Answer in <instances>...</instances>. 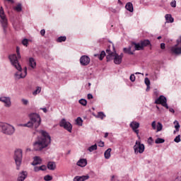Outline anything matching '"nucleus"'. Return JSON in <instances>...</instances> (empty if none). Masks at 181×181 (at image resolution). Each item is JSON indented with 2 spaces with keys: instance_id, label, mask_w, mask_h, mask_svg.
Masks as SVG:
<instances>
[{
  "instance_id": "nucleus-1",
  "label": "nucleus",
  "mask_w": 181,
  "mask_h": 181,
  "mask_svg": "<svg viewBox=\"0 0 181 181\" xmlns=\"http://www.w3.org/2000/svg\"><path fill=\"white\" fill-rule=\"evenodd\" d=\"M20 50L21 48H19V47H17V56L15 54L9 56V60L12 66H13V67H15V69L18 70V71L15 74V78L17 80H20V78H25V77H26V76L28 75V69L25 67L23 69H22V66H21V64H19V61L18 60V59H21Z\"/></svg>"
},
{
  "instance_id": "nucleus-2",
  "label": "nucleus",
  "mask_w": 181,
  "mask_h": 181,
  "mask_svg": "<svg viewBox=\"0 0 181 181\" xmlns=\"http://www.w3.org/2000/svg\"><path fill=\"white\" fill-rule=\"evenodd\" d=\"M40 134H42L41 138L38 139V140L33 144L34 151H42V149L47 148L52 141L47 132L41 130Z\"/></svg>"
},
{
  "instance_id": "nucleus-3",
  "label": "nucleus",
  "mask_w": 181,
  "mask_h": 181,
  "mask_svg": "<svg viewBox=\"0 0 181 181\" xmlns=\"http://www.w3.org/2000/svg\"><path fill=\"white\" fill-rule=\"evenodd\" d=\"M28 117L30 118V121L23 124V127H28V128H32V127H33L35 129L36 128H39L40 122H42L40 115L37 113H30Z\"/></svg>"
},
{
  "instance_id": "nucleus-4",
  "label": "nucleus",
  "mask_w": 181,
  "mask_h": 181,
  "mask_svg": "<svg viewBox=\"0 0 181 181\" xmlns=\"http://www.w3.org/2000/svg\"><path fill=\"white\" fill-rule=\"evenodd\" d=\"M0 131L6 135H12L15 132V127L8 123L0 122Z\"/></svg>"
},
{
  "instance_id": "nucleus-5",
  "label": "nucleus",
  "mask_w": 181,
  "mask_h": 181,
  "mask_svg": "<svg viewBox=\"0 0 181 181\" xmlns=\"http://www.w3.org/2000/svg\"><path fill=\"white\" fill-rule=\"evenodd\" d=\"M22 149H17L15 151L14 153V160L17 166V170H19V167L21 166V164L22 163Z\"/></svg>"
},
{
  "instance_id": "nucleus-6",
  "label": "nucleus",
  "mask_w": 181,
  "mask_h": 181,
  "mask_svg": "<svg viewBox=\"0 0 181 181\" xmlns=\"http://www.w3.org/2000/svg\"><path fill=\"white\" fill-rule=\"evenodd\" d=\"M133 148L135 155H138L139 153H144L145 151V145H144V144H141V141H136L135 145Z\"/></svg>"
},
{
  "instance_id": "nucleus-7",
  "label": "nucleus",
  "mask_w": 181,
  "mask_h": 181,
  "mask_svg": "<svg viewBox=\"0 0 181 181\" xmlns=\"http://www.w3.org/2000/svg\"><path fill=\"white\" fill-rule=\"evenodd\" d=\"M170 52L173 54H181V36L177 40V45L171 47Z\"/></svg>"
},
{
  "instance_id": "nucleus-8",
  "label": "nucleus",
  "mask_w": 181,
  "mask_h": 181,
  "mask_svg": "<svg viewBox=\"0 0 181 181\" xmlns=\"http://www.w3.org/2000/svg\"><path fill=\"white\" fill-rule=\"evenodd\" d=\"M0 18H1V23L4 28V30L5 31L6 28H8V19L6 18V16L5 15V11H4V8L1 7L0 8Z\"/></svg>"
},
{
  "instance_id": "nucleus-9",
  "label": "nucleus",
  "mask_w": 181,
  "mask_h": 181,
  "mask_svg": "<svg viewBox=\"0 0 181 181\" xmlns=\"http://www.w3.org/2000/svg\"><path fill=\"white\" fill-rule=\"evenodd\" d=\"M59 127L64 128L68 132H71V129H73V126L71 123L69 122L66 121V119H62L59 122Z\"/></svg>"
},
{
  "instance_id": "nucleus-10",
  "label": "nucleus",
  "mask_w": 181,
  "mask_h": 181,
  "mask_svg": "<svg viewBox=\"0 0 181 181\" xmlns=\"http://www.w3.org/2000/svg\"><path fill=\"white\" fill-rule=\"evenodd\" d=\"M168 100L166 97L163 95H160L158 98L155 100V104H160L163 107H165L167 110L169 109V106H168Z\"/></svg>"
},
{
  "instance_id": "nucleus-11",
  "label": "nucleus",
  "mask_w": 181,
  "mask_h": 181,
  "mask_svg": "<svg viewBox=\"0 0 181 181\" xmlns=\"http://www.w3.org/2000/svg\"><path fill=\"white\" fill-rule=\"evenodd\" d=\"M139 125H140L139 122H135V121H133L129 124L130 128H132L133 132H134V134H136V136L138 138H140L139 137V129H138V128H139Z\"/></svg>"
},
{
  "instance_id": "nucleus-12",
  "label": "nucleus",
  "mask_w": 181,
  "mask_h": 181,
  "mask_svg": "<svg viewBox=\"0 0 181 181\" xmlns=\"http://www.w3.org/2000/svg\"><path fill=\"white\" fill-rule=\"evenodd\" d=\"M112 57L115 64H121V63H122V58L124 57V54L122 53L120 54V55H119L118 54L115 52V54L112 56Z\"/></svg>"
},
{
  "instance_id": "nucleus-13",
  "label": "nucleus",
  "mask_w": 181,
  "mask_h": 181,
  "mask_svg": "<svg viewBox=\"0 0 181 181\" xmlns=\"http://www.w3.org/2000/svg\"><path fill=\"white\" fill-rule=\"evenodd\" d=\"M90 57L87 55H83L80 58V63L81 66H88L90 64Z\"/></svg>"
},
{
  "instance_id": "nucleus-14",
  "label": "nucleus",
  "mask_w": 181,
  "mask_h": 181,
  "mask_svg": "<svg viewBox=\"0 0 181 181\" xmlns=\"http://www.w3.org/2000/svg\"><path fill=\"white\" fill-rule=\"evenodd\" d=\"M0 101L1 103H4L5 107H11V98L8 97H1Z\"/></svg>"
},
{
  "instance_id": "nucleus-15",
  "label": "nucleus",
  "mask_w": 181,
  "mask_h": 181,
  "mask_svg": "<svg viewBox=\"0 0 181 181\" xmlns=\"http://www.w3.org/2000/svg\"><path fill=\"white\" fill-rule=\"evenodd\" d=\"M76 165L81 168H84L87 166V160L86 158H81L77 162Z\"/></svg>"
},
{
  "instance_id": "nucleus-16",
  "label": "nucleus",
  "mask_w": 181,
  "mask_h": 181,
  "mask_svg": "<svg viewBox=\"0 0 181 181\" xmlns=\"http://www.w3.org/2000/svg\"><path fill=\"white\" fill-rule=\"evenodd\" d=\"M42 164V158L39 156H35L34 160L32 163L33 166H36V165H41Z\"/></svg>"
},
{
  "instance_id": "nucleus-17",
  "label": "nucleus",
  "mask_w": 181,
  "mask_h": 181,
  "mask_svg": "<svg viewBox=\"0 0 181 181\" xmlns=\"http://www.w3.org/2000/svg\"><path fill=\"white\" fill-rule=\"evenodd\" d=\"M106 53L107 54L106 57L107 62H110V60H111V59H112V56H114L115 54V52H111V49H106Z\"/></svg>"
},
{
  "instance_id": "nucleus-18",
  "label": "nucleus",
  "mask_w": 181,
  "mask_h": 181,
  "mask_svg": "<svg viewBox=\"0 0 181 181\" xmlns=\"http://www.w3.org/2000/svg\"><path fill=\"white\" fill-rule=\"evenodd\" d=\"M28 173L22 172L18 175V181H23L26 179Z\"/></svg>"
},
{
  "instance_id": "nucleus-19",
  "label": "nucleus",
  "mask_w": 181,
  "mask_h": 181,
  "mask_svg": "<svg viewBox=\"0 0 181 181\" xmlns=\"http://www.w3.org/2000/svg\"><path fill=\"white\" fill-rule=\"evenodd\" d=\"M47 168L49 170H54L56 169V163L53 161L48 162Z\"/></svg>"
},
{
  "instance_id": "nucleus-20",
  "label": "nucleus",
  "mask_w": 181,
  "mask_h": 181,
  "mask_svg": "<svg viewBox=\"0 0 181 181\" xmlns=\"http://www.w3.org/2000/svg\"><path fill=\"white\" fill-rule=\"evenodd\" d=\"M125 8L127 11H129V12H134V5L131 2L127 3Z\"/></svg>"
},
{
  "instance_id": "nucleus-21",
  "label": "nucleus",
  "mask_w": 181,
  "mask_h": 181,
  "mask_svg": "<svg viewBox=\"0 0 181 181\" xmlns=\"http://www.w3.org/2000/svg\"><path fill=\"white\" fill-rule=\"evenodd\" d=\"M132 45L134 46L135 50H144V48L142 47V44L140 43H135L133 42Z\"/></svg>"
},
{
  "instance_id": "nucleus-22",
  "label": "nucleus",
  "mask_w": 181,
  "mask_h": 181,
  "mask_svg": "<svg viewBox=\"0 0 181 181\" xmlns=\"http://www.w3.org/2000/svg\"><path fill=\"white\" fill-rule=\"evenodd\" d=\"M140 43H141V47H143V49H144V47H146L147 46H150L151 41H149L148 40H141Z\"/></svg>"
},
{
  "instance_id": "nucleus-23",
  "label": "nucleus",
  "mask_w": 181,
  "mask_h": 181,
  "mask_svg": "<svg viewBox=\"0 0 181 181\" xmlns=\"http://www.w3.org/2000/svg\"><path fill=\"white\" fill-rule=\"evenodd\" d=\"M29 66L32 67V69H35L36 67V61L33 58L29 59Z\"/></svg>"
},
{
  "instance_id": "nucleus-24",
  "label": "nucleus",
  "mask_w": 181,
  "mask_h": 181,
  "mask_svg": "<svg viewBox=\"0 0 181 181\" xmlns=\"http://www.w3.org/2000/svg\"><path fill=\"white\" fill-rule=\"evenodd\" d=\"M111 148H107V151H105L104 156L105 159H110V158H111Z\"/></svg>"
},
{
  "instance_id": "nucleus-25",
  "label": "nucleus",
  "mask_w": 181,
  "mask_h": 181,
  "mask_svg": "<svg viewBox=\"0 0 181 181\" xmlns=\"http://www.w3.org/2000/svg\"><path fill=\"white\" fill-rule=\"evenodd\" d=\"M95 57H98L99 60H103L105 57V51H102L100 54H94Z\"/></svg>"
},
{
  "instance_id": "nucleus-26",
  "label": "nucleus",
  "mask_w": 181,
  "mask_h": 181,
  "mask_svg": "<svg viewBox=\"0 0 181 181\" xmlns=\"http://www.w3.org/2000/svg\"><path fill=\"white\" fill-rule=\"evenodd\" d=\"M165 20L168 21V22H170V23H173V21H174V19L172 17V15L170 14H166L165 16Z\"/></svg>"
},
{
  "instance_id": "nucleus-27",
  "label": "nucleus",
  "mask_w": 181,
  "mask_h": 181,
  "mask_svg": "<svg viewBox=\"0 0 181 181\" xmlns=\"http://www.w3.org/2000/svg\"><path fill=\"white\" fill-rule=\"evenodd\" d=\"M95 118H100V119H104L105 115L103 112H99L97 115H94Z\"/></svg>"
},
{
  "instance_id": "nucleus-28",
  "label": "nucleus",
  "mask_w": 181,
  "mask_h": 181,
  "mask_svg": "<svg viewBox=\"0 0 181 181\" xmlns=\"http://www.w3.org/2000/svg\"><path fill=\"white\" fill-rule=\"evenodd\" d=\"M14 11H16V12H22V4H18L16 6L13 8Z\"/></svg>"
},
{
  "instance_id": "nucleus-29",
  "label": "nucleus",
  "mask_w": 181,
  "mask_h": 181,
  "mask_svg": "<svg viewBox=\"0 0 181 181\" xmlns=\"http://www.w3.org/2000/svg\"><path fill=\"white\" fill-rule=\"evenodd\" d=\"M88 179H90V176L88 175L79 176V181H86L88 180Z\"/></svg>"
},
{
  "instance_id": "nucleus-30",
  "label": "nucleus",
  "mask_w": 181,
  "mask_h": 181,
  "mask_svg": "<svg viewBox=\"0 0 181 181\" xmlns=\"http://www.w3.org/2000/svg\"><path fill=\"white\" fill-rule=\"evenodd\" d=\"M66 39L67 37H66V36H61L57 39V42H58V43H62V42H66Z\"/></svg>"
},
{
  "instance_id": "nucleus-31",
  "label": "nucleus",
  "mask_w": 181,
  "mask_h": 181,
  "mask_svg": "<svg viewBox=\"0 0 181 181\" xmlns=\"http://www.w3.org/2000/svg\"><path fill=\"white\" fill-rule=\"evenodd\" d=\"M123 52H124V53H127V54H134V52L131 51V47L124 48Z\"/></svg>"
},
{
  "instance_id": "nucleus-32",
  "label": "nucleus",
  "mask_w": 181,
  "mask_h": 181,
  "mask_svg": "<svg viewBox=\"0 0 181 181\" xmlns=\"http://www.w3.org/2000/svg\"><path fill=\"white\" fill-rule=\"evenodd\" d=\"M89 152H93V151H97V144L93 145L88 148Z\"/></svg>"
},
{
  "instance_id": "nucleus-33",
  "label": "nucleus",
  "mask_w": 181,
  "mask_h": 181,
  "mask_svg": "<svg viewBox=\"0 0 181 181\" xmlns=\"http://www.w3.org/2000/svg\"><path fill=\"white\" fill-rule=\"evenodd\" d=\"M76 122L77 124V125H83V119H81V117H78L76 120Z\"/></svg>"
},
{
  "instance_id": "nucleus-34",
  "label": "nucleus",
  "mask_w": 181,
  "mask_h": 181,
  "mask_svg": "<svg viewBox=\"0 0 181 181\" xmlns=\"http://www.w3.org/2000/svg\"><path fill=\"white\" fill-rule=\"evenodd\" d=\"M79 104L86 107V105H87V100H86V99H81L79 100Z\"/></svg>"
},
{
  "instance_id": "nucleus-35",
  "label": "nucleus",
  "mask_w": 181,
  "mask_h": 181,
  "mask_svg": "<svg viewBox=\"0 0 181 181\" xmlns=\"http://www.w3.org/2000/svg\"><path fill=\"white\" fill-rule=\"evenodd\" d=\"M175 125V131L177 132H179V128H180V124H179V122H177V121L174 122Z\"/></svg>"
},
{
  "instance_id": "nucleus-36",
  "label": "nucleus",
  "mask_w": 181,
  "mask_h": 181,
  "mask_svg": "<svg viewBox=\"0 0 181 181\" xmlns=\"http://www.w3.org/2000/svg\"><path fill=\"white\" fill-rule=\"evenodd\" d=\"M44 180H45V181L53 180V177H52V176L49 175H45V176L44 177Z\"/></svg>"
},
{
  "instance_id": "nucleus-37",
  "label": "nucleus",
  "mask_w": 181,
  "mask_h": 181,
  "mask_svg": "<svg viewBox=\"0 0 181 181\" xmlns=\"http://www.w3.org/2000/svg\"><path fill=\"white\" fill-rule=\"evenodd\" d=\"M162 128H163V126L162 125V124L160 122H158V125H157V132L162 131Z\"/></svg>"
},
{
  "instance_id": "nucleus-38",
  "label": "nucleus",
  "mask_w": 181,
  "mask_h": 181,
  "mask_svg": "<svg viewBox=\"0 0 181 181\" xmlns=\"http://www.w3.org/2000/svg\"><path fill=\"white\" fill-rule=\"evenodd\" d=\"M42 91V88L37 87V89L33 93V95H36L37 93Z\"/></svg>"
},
{
  "instance_id": "nucleus-39",
  "label": "nucleus",
  "mask_w": 181,
  "mask_h": 181,
  "mask_svg": "<svg viewBox=\"0 0 181 181\" xmlns=\"http://www.w3.org/2000/svg\"><path fill=\"white\" fill-rule=\"evenodd\" d=\"M156 144H163V142H165V139H160V138H158L156 141H155Z\"/></svg>"
},
{
  "instance_id": "nucleus-40",
  "label": "nucleus",
  "mask_w": 181,
  "mask_h": 181,
  "mask_svg": "<svg viewBox=\"0 0 181 181\" xmlns=\"http://www.w3.org/2000/svg\"><path fill=\"white\" fill-rule=\"evenodd\" d=\"M144 81H145L146 86H147V87L149 88V86H151V81H149V78H146Z\"/></svg>"
},
{
  "instance_id": "nucleus-41",
  "label": "nucleus",
  "mask_w": 181,
  "mask_h": 181,
  "mask_svg": "<svg viewBox=\"0 0 181 181\" xmlns=\"http://www.w3.org/2000/svg\"><path fill=\"white\" fill-rule=\"evenodd\" d=\"M181 139H180V135H178L175 137V139H174V141L176 142L177 144H179V142H180Z\"/></svg>"
},
{
  "instance_id": "nucleus-42",
  "label": "nucleus",
  "mask_w": 181,
  "mask_h": 181,
  "mask_svg": "<svg viewBox=\"0 0 181 181\" xmlns=\"http://www.w3.org/2000/svg\"><path fill=\"white\" fill-rule=\"evenodd\" d=\"M21 102L23 103V105H28L29 104V100L26 99H22Z\"/></svg>"
},
{
  "instance_id": "nucleus-43",
  "label": "nucleus",
  "mask_w": 181,
  "mask_h": 181,
  "mask_svg": "<svg viewBox=\"0 0 181 181\" xmlns=\"http://www.w3.org/2000/svg\"><path fill=\"white\" fill-rule=\"evenodd\" d=\"M22 43L23 46H28V43H29V41L28 40V39H24L23 40Z\"/></svg>"
},
{
  "instance_id": "nucleus-44",
  "label": "nucleus",
  "mask_w": 181,
  "mask_h": 181,
  "mask_svg": "<svg viewBox=\"0 0 181 181\" xmlns=\"http://www.w3.org/2000/svg\"><path fill=\"white\" fill-rule=\"evenodd\" d=\"M147 142L148 145H152V143L153 142V139H152V137H149L147 140Z\"/></svg>"
},
{
  "instance_id": "nucleus-45",
  "label": "nucleus",
  "mask_w": 181,
  "mask_h": 181,
  "mask_svg": "<svg viewBox=\"0 0 181 181\" xmlns=\"http://www.w3.org/2000/svg\"><path fill=\"white\" fill-rule=\"evenodd\" d=\"M170 6H172V8H176V1H175V0L170 2Z\"/></svg>"
},
{
  "instance_id": "nucleus-46",
  "label": "nucleus",
  "mask_w": 181,
  "mask_h": 181,
  "mask_svg": "<svg viewBox=\"0 0 181 181\" xmlns=\"http://www.w3.org/2000/svg\"><path fill=\"white\" fill-rule=\"evenodd\" d=\"M130 80L132 81V83H134V81H135V75L134 74H132L131 76H130Z\"/></svg>"
},
{
  "instance_id": "nucleus-47",
  "label": "nucleus",
  "mask_w": 181,
  "mask_h": 181,
  "mask_svg": "<svg viewBox=\"0 0 181 181\" xmlns=\"http://www.w3.org/2000/svg\"><path fill=\"white\" fill-rule=\"evenodd\" d=\"M151 127H152L153 129H156V122L153 121L151 123Z\"/></svg>"
},
{
  "instance_id": "nucleus-48",
  "label": "nucleus",
  "mask_w": 181,
  "mask_h": 181,
  "mask_svg": "<svg viewBox=\"0 0 181 181\" xmlns=\"http://www.w3.org/2000/svg\"><path fill=\"white\" fill-rule=\"evenodd\" d=\"M45 34H46V30H45V29H42L40 30L41 36H45Z\"/></svg>"
},
{
  "instance_id": "nucleus-49",
  "label": "nucleus",
  "mask_w": 181,
  "mask_h": 181,
  "mask_svg": "<svg viewBox=\"0 0 181 181\" xmlns=\"http://www.w3.org/2000/svg\"><path fill=\"white\" fill-rule=\"evenodd\" d=\"M98 146H100V148H103L104 146V141H100L98 143Z\"/></svg>"
},
{
  "instance_id": "nucleus-50",
  "label": "nucleus",
  "mask_w": 181,
  "mask_h": 181,
  "mask_svg": "<svg viewBox=\"0 0 181 181\" xmlns=\"http://www.w3.org/2000/svg\"><path fill=\"white\" fill-rule=\"evenodd\" d=\"M88 100H93V95L91 93L88 94Z\"/></svg>"
},
{
  "instance_id": "nucleus-51",
  "label": "nucleus",
  "mask_w": 181,
  "mask_h": 181,
  "mask_svg": "<svg viewBox=\"0 0 181 181\" xmlns=\"http://www.w3.org/2000/svg\"><path fill=\"white\" fill-rule=\"evenodd\" d=\"M47 169V168L46 167V165H41V170H46Z\"/></svg>"
},
{
  "instance_id": "nucleus-52",
  "label": "nucleus",
  "mask_w": 181,
  "mask_h": 181,
  "mask_svg": "<svg viewBox=\"0 0 181 181\" xmlns=\"http://www.w3.org/2000/svg\"><path fill=\"white\" fill-rule=\"evenodd\" d=\"M165 43H161L160 44V49H162L163 50L165 49Z\"/></svg>"
},
{
  "instance_id": "nucleus-53",
  "label": "nucleus",
  "mask_w": 181,
  "mask_h": 181,
  "mask_svg": "<svg viewBox=\"0 0 181 181\" xmlns=\"http://www.w3.org/2000/svg\"><path fill=\"white\" fill-rule=\"evenodd\" d=\"M74 181H79V176L74 177Z\"/></svg>"
},
{
  "instance_id": "nucleus-54",
  "label": "nucleus",
  "mask_w": 181,
  "mask_h": 181,
  "mask_svg": "<svg viewBox=\"0 0 181 181\" xmlns=\"http://www.w3.org/2000/svg\"><path fill=\"white\" fill-rule=\"evenodd\" d=\"M40 110H43V112H47V109H46V107H43V108H40Z\"/></svg>"
},
{
  "instance_id": "nucleus-55",
  "label": "nucleus",
  "mask_w": 181,
  "mask_h": 181,
  "mask_svg": "<svg viewBox=\"0 0 181 181\" xmlns=\"http://www.w3.org/2000/svg\"><path fill=\"white\" fill-rule=\"evenodd\" d=\"M34 170H35V172H39V167L35 166V167L34 168Z\"/></svg>"
},
{
  "instance_id": "nucleus-56",
  "label": "nucleus",
  "mask_w": 181,
  "mask_h": 181,
  "mask_svg": "<svg viewBox=\"0 0 181 181\" xmlns=\"http://www.w3.org/2000/svg\"><path fill=\"white\" fill-rule=\"evenodd\" d=\"M170 112H173V114H175V110L173 108L169 109Z\"/></svg>"
},
{
  "instance_id": "nucleus-57",
  "label": "nucleus",
  "mask_w": 181,
  "mask_h": 181,
  "mask_svg": "<svg viewBox=\"0 0 181 181\" xmlns=\"http://www.w3.org/2000/svg\"><path fill=\"white\" fill-rule=\"evenodd\" d=\"M176 180H177V181H181V176L177 177Z\"/></svg>"
},
{
  "instance_id": "nucleus-58",
  "label": "nucleus",
  "mask_w": 181,
  "mask_h": 181,
  "mask_svg": "<svg viewBox=\"0 0 181 181\" xmlns=\"http://www.w3.org/2000/svg\"><path fill=\"white\" fill-rule=\"evenodd\" d=\"M8 1V2H11V4H13L15 1H13V0H6Z\"/></svg>"
},
{
  "instance_id": "nucleus-59",
  "label": "nucleus",
  "mask_w": 181,
  "mask_h": 181,
  "mask_svg": "<svg viewBox=\"0 0 181 181\" xmlns=\"http://www.w3.org/2000/svg\"><path fill=\"white\" fill-rule=\"evenodd\" d=\"M108 137V133H105V138H107Z\"/></svg>"
},
{
  "instance_id": "nucleus-60",
  "label": "nucleus",
  "mask_w": 181,
  "mask_h": 181,
  "mask_svg": "<svg viewBox=\"0 0 181 181\" xmlns=\"http://www.w3.org/2000/svg\"><path fill=\"white\" fill-rule=\"evenodd\" d=\"M39 171L42 170V166L38 167Z\"/></svg>"
},
{
  "instance_id": "nucleus-61",
  "label": "nucleus",
  "mask_w": 181,
  "mask_h": 181,
  "mask_svg": "<svg viewBox=\"0 0 181 181\" xmlns=\"http://www.w3.org/2000/svg\"><path fill=\"white\" fill-rule=\"evenodd\" d=\"M158 40H159L162 39V37H161V36H159V37H158Z\"/></svg>"
},
{
  "instance_id": "nucleus-62",
  "label": "nucleus",
  "mask_w": 181,
  "mask_h": 181,
  "mask_svg": "<svg viewBox=\"0 0 181 181\" xmlns=\"http://www.w3.org/2000/svg\"><path fill=\"white\" fill-rule=\"evenodd\" d=\"M114 177H115V175H112V179H114Z\"/></svg>"
},
{
  "instance_id": "nucleus-63",
  "label": "nucleus",
  "mask_w": 181,
  "mask_h": 181,
  "mask_svg": "<svg viewBox=\"0 0 181 181\" xmlns=\"http://www.w3.org/2000/svg\"><path fill=\"white\" fill-rule=\"evenodd\" d=\"M136 74H141V73H139V72H136Z\"/></svg>"
},
{
  "instance_id": "nucleus-64",
  "label": "nucleus",
  "mask_w": 181,
  "mask_h": 181,
  "mask_svg": "<svg viewBox=\"0 0 181 181\" xmlns=\"http://www.w3.org/2000/svg\"><path fill=\"white\" fill-rule=\"evenodd\" d=\"M119 4H121V0H118Z\"/></svg>"
}]
</instances>
